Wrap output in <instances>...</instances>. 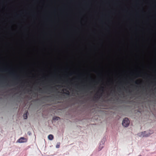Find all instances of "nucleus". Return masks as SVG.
Listing matches in <instances>:
<instances>
[{"instance_id": "10", "label": "nucleus", "mask_w": 156, "mask_h": 156, "mask_svg": "<svg viewBox=\"0 0 156 156\" xmlns=\"http://www.w3.org/2000/svg\"><path fill=\"white\" fill-rule=\"evenodd\" d=\"M100 147H101V148H100V150H99V151H100V150H101V149H102V148H103V146L101 147L100 146Z\"/></svg>"}, {"instance_id": "6", "label": "nucleus", "mask_w": 156, "mask_h": 156, "mask_svg": "<svg viewBox=\"0 0 156 156\" xmlns=\"http://www.w3.org/2000/svg\"><path fill=\"white\" fill-rule=\"evenodd\" d=\"M65 90L66 91V92H64L63 93L67 95H69V91L66 89H65Z\"/></svg>"}, {"instance_id": "15", "label": "nucleus", "mask_w": 156, "mask_h": 156, "mask_svg": "<svg viewBox=\"0 0 156 156\" xmlns=\"http://www.w3.org/2000/svg\"><path fill=\"white\" fill-rule=\"evenodd\" d=\"M121 89L120 88H119V90H121Z\"/></svg>"}, {"instance_id": "4", "label": "nucleus", "mask_w": 156, "mask_h": 156, "mask_svg": "<svg viewBox=\"0 0 156 156\" xmlns=\"http://www.w3.org/2000/svg\"><path fill=\"white\" fill-rule=\"evenodd\" d=\"M27 141V140L26 138L24 137H21L17 140V142L19 143H22L26 142Z\"/></svg>"}, {"instance_id": "13", "label": "nucleus", "mask_w": 156, "mask_h": 156, "mask_svg": "<svg viewBox=\"0 0 156 156\" xmlns=\"http://www.w3.org/2000/svg\"><path fill=\"white\" fill-rule=\"evenodd\" d=\"M101 88H102V89H103V88H104V87H101Z\"/></svg>"}, {"instance_id": "9", "label": "nucleus", "mask_w": 156, "mask_h": 156, "mask_svg": "<svg viewBox=\"0 0 156 156\" xmlns=\"http://www.w3.org/2000/svg\"><path fill=\"white\" fill-rule=\"evenodd\" d=\"M56 147L59 148V145H57L56 146Z\"/></svg>"}, {"instance_id": "7", "label": "nucleus", "mask_w": 156, "mask_h": 156, "mask_svg": "<svg viewBox=\"0 0 156 156\" xmlns=\"http://www.w3.org/2000/svg\"><path fill=\"white\" fill-rule=\"evenodd\" d=\"M23 117L24 119H26L27 118V113L26 114H24L23 115Z\"/></svg>"}, {"instance_id": "12", "label": "nucleus", "mask_w": 156, "mask_h": 156, "mask_svg": "<svg viewBox=\"0 0 156 156\" xmlns=\"http://www.w3.org/2000/svg\"><path fill=\"white\" fill-rule=\"evenodd\" d=\"M135 83L136 84H138V83H137V82H135Z\"/></svg>"}, {"instance_id": "5", "label": "nucleus", "mask_w": 156, "mask_h": 156, "mask_svg": "<svg viewBox=\"0 0 156 156\" xmlns=\"http://www.w3.org/2000/svg\"><path fill=\"white\" fill-rule=\"evenodd\" d=\"M48 138L49 140H52L54 138L52 134H50L48 136Z\"/></svg>"}, {"instance_id": "8", "label": "nucleus", "mask_w": 156, "mask_h": 156, "mask_svg": "<svg viewBox=\"0 0 156 156\" xmlns=\"http://www.w3.org/2000/svg\"><path fill=\"white\" fill-rule=\"evenodd\" d=\"M59 119H60V118L58 117H54V118H53V119L56 120H58Z\"/></svg>"}, {"instance_id": "11", "label": "nucleus", "mask_w": 156, "mask_h": 156, "mask_svg": "<svg viewBox=\"0 0 156 156\" xmlns=\"http://www.w3.org/2000/svg\"><path fill=\"white\" fill-rule=\"evenodd\" d=\"M41 88H39V91H41Z\"/></svg>"}, {"instance_id": "3", "label": "nucleus", "mask_w": 156, "mask_h": 156, "mask_svg": "<svg viewBox=\"0 0 156 156\" xmlns=\"http://www.w3.org/2000/svg\"><path fill=\"white\" fill-rule=\"evenodd\" d=\"M100 90H101L103 91V90H100L98 91L97 93L95 94V96L94 97V98L96 99H99L101 97L102 95V93H101L99 94L100 92Z\"/></svg>"}, {"instance_id": "14", "label": "nucleus", "mask_w": 156, "mask_h": 156, "mask_svg": "<svg viewBox=\"0 0 156 156\" xmlns=\"http://www.w3.org/2000/svg\"><path fill=\"white\" fill-rule=\"evenodd\" d=\"M5 71H7V70H6V69H5Z\"/></svg>"}, {"instance_id": "2", "label": "nucleus", "mask_w": 156, "mask_h": 156, "mask_svg": "<svg viewBox=\"0 0 156 156\" xmlns=\"http://www.w3.org/2000/svg\"><path fill=\"white\" fill-rule=\"evenodd\" d=\"M151 133L148 131H144L141 132L139 136L140 137H147L150 135Z\"/></svg>"}, {"instance_id": "1", "label": "nucleus", "mask_w": 156, "mask_h": 156, "mask_svg": "<svg viewBox=\"0 0 156 156\" xmlns=\"http://www.w3.org/2000/svg\"><path fill=\"white\" fill-rule=\"evenodd\" d=\"M129 123V121L128 118H125L123 119L122 122V125L124 126L125 127H127Z\"/></svg>"}]
</instances>
